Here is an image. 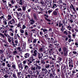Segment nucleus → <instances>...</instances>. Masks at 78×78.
<instances>
[{"mask_svg":"<svg viewBox=\"0 0 78 78\" xmlns=\"http://www.w3.org/2000/svg\"><path fill=\"white\" fill-rule=\"evenodd\" d=\"M3 50H0V55H1V54H3Z\"/></svg>","mask_w":78,"mask_h":78,"instance_id":"nucleus-38","label":"nucleus"},{"mask_svg":"<svg viewBox=\"0 0 78 78\" xmlns=\"http://www.w3.org/2000/svg\"><path fill=\"white\" fill-rule=\"evenodd\" d=\"M30 54L29 53H26L24 55V57L25 58H28L30 57Z\"/></svg>","mask_w":78,"mask_h":78,"instance_id":"nucleus-6","label":"nucleus"},{"mask_svg":"<svg viewBox=\"0 0 78 78\" xmlns=\"http://www.w3.org/2000/svg\"><path fill=\"white\" fill-rule=\"evenodd\" d=\"M63 54L65 56H67V54H68V51H67V48L64 47L63 48Z\"/></svg>","mask_w":78,"mask_h":78,"instance_id":"nucleus-1","label":"nucleus"},{"mask_svg":"<svg viewBox=\"0 0 78 78\" xmlns=\"http://www.w3.org/2000/svg\"><path fill=\"white\" fill-rule=\"evenodd\" d=\"M34 10H35V11H37V7L34 6Z\"/></svg>","mask_w":78,"mask_h":78,"instance_id":"nucleus-51","label":"nucleus"},{"mask_svg":"<svg viewBox=\"0 0 78 78\" xmlns=\"http://www.w3.org/2000/svg\"><path fill=\"white\" fill-rule=\"evenodd\" d=\"M14 13H15L16 14V16L17 17H19L20 16V15H19V13H18V12H14Z\"/></svg>","mask_w":78,"mask_h":78,"instance_id":"nucleus-27","label":"nucleus"},{"mask_svg":"<svg viewBox=\"0 0 78 78\" xmlns=\"http://www.w3.org/2000/svg\"><path fill=\"white\" fill-rule=\"evenodd\" d=\"M38 53L37 51L35 49V50L34 51V53L33 54L34 56H37V53L38 54Z\"/></svg>","mask_w":78,"mask_h":78,"instance_id":"nucleus-3","label":"nucleus"},{"mask_svg":"<svg viewBox=\"0 0 78 78\" xmlns=\"http://www.w3.org/2000/svg\"><path fill=\"white\" fill-rule=\"evenodd\" d=\"M27 17H28V19H29V20H33V18H32V16H27Z\"/></svg>","mask_w":78,"mask_h":78,"instance_id":"nucleus-25","label":"nucleus"},{"mask_svg":"<svg viewBox=\"0 0 78 78\" xmlns=\"http://www.w3.org/2000/svg\"><path fill=\"white\" fill-rule=\"evenodd\" d=\"M13 53L14 54H16V53H17V51L15 50L14 51Z\"/></svg>","mask_w":78,"mask_h":78,"instance_id":"nucleus-58","label":"nucleus"},{"mask_svg":"<svg viewBox=\"0 0 78 78\" xmlns=\"http://www.w3.org/2000/svg\"><path fill=\"white\" fill-rule=\"evenodd\" d=\"M14 2H15V0H12L11 1V3L12 4H14Z\"/></svg>","mask_w":78,"mask_h":78,"instance_id":"nucleus-40","label":"nucleus"},{"mask_svg":"<svg viewBox=\"0 0 78 78\" xmlns=\"http://www.w3.org/2000/svg\"><path fill=\"white\" fill-rule=\"evenodd\" d=\"M4 18V16H2L0 17V19H3Z\"/></svg>","mask_w":78,"mask_h":78,"instance_id":"nucleus-64","label":"nucleus"},{"mask_svg":"<svg viewBox=\"0 0 78 78\" xmlns=\"http://www.w3.org/2000/svg\"><path fill=\"white\" fill-rule=\"evenodd\" d=\"M18 37H19V38H20V36H19V34H17L16 36H14L15 39H17V38Z\"/></svg>","mask_w":78,"mask_h":78,"instance_id":"nucleus-12","label":"nucleus"},{"mask_svg":"<svg viewBox=\"0 0 78 78\" xmlns=\"http://www.w3.org/2000/svg\"><path fill=\"white\" fill-rule=\"evenodd\" d=\"M71 7H72V8L73 9V11H74V12H76V10H75V7H74V6H73V4H71Z\"/></svg>","mask_w":78,"mask_h":78,"instance_id":"nucleus-14","label":"nucleus"},{"mask_svg":"<svg viewBox=\"0 0 78 78\" xmlns=\"http://www.w3.org/2000/svg\"><path fill=\"white\" fill-rule=\"evenodd\" d=\"M25 35L27 36H28V32L27 31H25L24 32Z\"/></svg>","mask_w":78,"mask_h":78,"instance_id":"nucleus-35","label":"nucleus"},{"mask_svg":"<svg viewBox=\"0 0 78 78\" xmlns=\"http://www.w3.org/2000/svg\"><path fill=\"white\" fill-rule=\"evenodd\" d=\"M20 32L21 33L23 34L24 33V30L21 29L20 30Z\"/></svg>","mask_w":78,"mask_h":78,"instance_id":"nucleus-31","label":"nucleus"},{"mask_svg":"<svg viewBox=\"0 0 78 78\" xmlns=\"http://www.w3.org/2000/svg\"><path fill=\"white\" fill-rule=\"evenodd\" d=\"M33 50H31V51H30V52H31V53L32 54H33V53H34V50H35V48H33Z\"/></svg>","mask_w":78,"mask_h":78,"instance_id":"nucleus-36","label":"nucleus"},{"mask_svg":"<svg viewBox=\"0 0 78 78\" xmlns=\"http://www.w3.org/2000/svg\"><path fill=\"white\" fill-rule=\"evenodd\" d=\"M53 14L54 16H57V14H58V13H57V12L56 11H54L53 12Z\"/></svg>","mask_w":78,"mask_h":78,"instance_id":"nucleus-21","label":"nucleus"},{"mask_svg":"<svg viewBox=\"0 0 78 78\" xmlns=\"http://www.w3.org/2000/svg\"><path fill=\"white\" fill-rule=\"evenodd\" d=\"M36 69L37 70H41V66H38L37 65H36Z\"/></svg>","mask_w":78,"mask_h":78,"instance_id":"nucleus-7","label":"nucleus"},{"mask_svg":"<svg viewBox=\"0 0 78 78\" xmlns=\"http://www.w3.org/2000/svg\"><path fill=\"white\" fill-rule=\"evenodd\" d=\"M40 4L41 5H44V2H43V1H42L40 2Z\"/></svg>","mask_w":78,"mask_h":78,"instance_id":"nucleus-55","label":"nucleus"},{"mask_svg":"<svg viewBox=\"0 0 78 78\" xmlns=\"http://www.w3.org/2000/svg\"><path fill=\"white\" fill-rule=\"evenodd\" d=\"M32 57H30V59H31V58H34V57H37V56H35L34 55H33V54H32Z\"/></svg>","mask_w":78,"mask_h":78,"instance_id":"nucleus-33","label":"nucleus"},{"mask_svg":"<svg viewBox=\"0 0 78 78\" xmlns=\"http://www.w3.org/2000/svg\"><path fill=\"white\" fill-rule=\"evenodd\" d=\"M30 23L31 25H33L34 23V21L33 20H30Z\"/></svg>","mask_w":78,"mask_h":78,"instance_id":"nucleus-11","label":"nucleus"},{"mask_svg":"<svg viewBox=\"0 0 78 78\" xmlns=\"http://www.w3.org/2000/svg\"><path fill=\"white\" fill-rule=\"evenodd\" d=\"M50 66L49 64H46L45 65V67L46 69H48L50 67Z\"/></svg>","mask_w":78,"mask_h":78,"instance_id":"nucleus-18","label":"nucleus"},{"mask_svg":"<svg viewBox=\"0 0 78 78\" xmlns=\"http://www.w3.org/2000/svg\"><path fill=\"white\" fill-rule=\"evenodd\" d=\"M22 9L23 10V11H25V10H26V7L25 6H23V7L22 8Z\"/></svg>","mask_w":78,"mask_h":78,"instance_id":"nucleus-30","label":"nucleus"},{"mask_svg":"<svg viewBox=\"0 0 78 78\" xmlns=\"http://www.w3.org/2000/svg\"><path fill=\"white\" fill-rule=\"evenodd\" d=\"M33 2H35L36 3H39V0H32Z\"/></svg>","mask_w":78,"mask_h":78,"instance_id":"nucleus-13","label":"nucleus"},{"mask_svg":"<svg viewBox=\"0 0 78 78\" xmlns=\"http://www.w3.org/2000/svg\"><path fill=\"white\" fill-rule=\"evenodd\" d=\"M63 25V24H62V23H59V27H60L61 26H62Z\"/></svg>","mask_w":78,"mask_h":78,"instance_id":"nucleus-39","label":"nucleus"},{"mask_svg":"<svg viewBox=\"0 0 78 78\" xmlns=\"http://www.w3.org/2000/svg\"><path fill=\"white\" fill-rule=\"evenodd\" d=\"M4 57V55H3V54H2V55H1V58H2V60L3 61V57Z\"/></svg>","mask_w":78,"mask_h":78,"instance_id":"nucleus-37","label":"nucleus"},{"mask_svg":"<svg viewBox=\"0 0 78 78\" xmlns=\"http://www.w3.org/2000/svg\"><path fill=\"white\" fill-rule=\"evenodd\" d=\"M53 2L54 3H56V0H53Z\"/></svg>","mask_w":78,"mask_h":78,"instance_id":"nucleus-59","label":"nucleus"},{"mask_svg":"<svg viewBox=\"0 0 78 78\" xmlns=\"http://www.w3.org/2000/svg\"><path fill=\"white\" fill-rule=\"evenodd\" d=\"M44 53H45V54H46V55H48V51H44Z\"/></svg>","mask_w":78,"mask_h":78,"instance_id":"nucleus-52","label":"nucleus"},{"mask_svg":"<svg viewBox=\"0 0 78 78\" xmlns=\"http://www.w3.org/2000/svg\"><path fill=\"white\" fill-rule=\"evenodd\" d=\"M25 28H26V26L25 25H23V26L22 29L24 30V29H25Z\"/></svg>","mask_w":78,"mask_h":78,"instance_id":"nucleus-46","label":"nucleus"},{"mask_svg":"<svg viewBox=\"0 0 78 78\" xmlns=\"http://www.w3.org/2000/svg\"><path fill=\"white\" fill-rule=\"evenodd\" d=\"M27 72L29 73H30V74H32L33 71H32L31 70H30V69H28L27 71Z\"/></svg>","mask_w":78,"mask_h":78,"instance_id":"nucleus-24","label":"nucleus"},{"mask_svg":"<svg viewBox=\"0 0 78 78\" xmlns=\"http://www.w3.org/2000/svg\"><path fill=\"white\" fill-rule=\"evenodd\" d=\"M17 50L19 51H21V48L20 47H18L17 48Z\"/></svg>","mask_w":78,"mask_h":78,"instance_id":"nucleus-26","label":"nucleus"},{"mask_svg":"<svg viewBox=\"0 0 78 78\" xmlns=\"http://www.w3.org/2000/svg\"><path fill=\"white\" fill-rule=\"evenodd\" d=\"M46 69V68H43L42 69V72H45Z\"/></svg>","mask_w":78,"mask_h":78,"instance_id":"nucleus-50","label":"nucleus"},{"mask_svg":"<svg viewBox=\"0 0 78 78\" xmlns=\"http://www.w3.org/2000/svg\"><path fill=\"white\" fill-rule=\"evenodd\" d=\"M73 54H74L75 55H76V54L77 53V52H76L75 51H73Z\"/></svg>","mask_w":78,"mask_h":78,"instance_id":"nucleus-49","label":"nucleus"},{"mask_svg":"<svg viewBox=\"0 0 78 78\" xmlns=\"http://www.w3.org/2000/svg\"><path fill=\"white\" fill-rule=\"evenodd\" d=\"M12 68L14 70H16V65L13 64L12 66Z\"/></svg>","mask_w":78,"mask_h":78,"instance_id":"nucleus-15","label":"nucleus"},{"mask_svg":"<svg viewBox=\"0 0 78 78\" xmlns=\"http://www.w3.org/2000/svg\"><path fill=\"white\" fill-rule=\"evenodd\" d=\"M12 76L14 78H17V77L16 76V75L15 74H13Z\"/></svg>","mask_w":78,"mask_h":78,"instance_id":"nucleus-34","label":"nucleus"},{"mask_svg":"<svg viewBox=\"0 0 78 78\" xmlns=\"http://www.w3.org/2000/svg\"><path fill=\"white\" fill-rule=\"evenodd\" d=\"M13 22L14 23H16V22L14 21V20H12V21H9V22L8 23V24H9V23H10V24H11V25H12V24Z\"/></svg>","mask_w":78,"mask_h":78,"instance_id":"nucleus-10","label":"nucleus"},{"mask_svg":"<svg viewBox=\"0 0 78 78\" xmlns=\"http://www.w3.org/2000/svg\"><path fill=\"white\" fill-rule=\"evenodd\" d=\"M0 35H1V36H2V37H5V36L4 35H3V34L1 33L0 34Z\"/></svg>","mask_w":78,"mask_h":78,"instance_id":"nucleus-56","label":"nucleus"},{"mask_svg":"<svg viewBox=\"0 0 78 78\" xmlns=\"http://www.w3.org/2000/svg\"><path fill=\"white\" fill-rule=\"evenodd\" d=\"M47 57H48V56L47 55H46L43 57V58L44 59H47Z\"/></svg>","mask_w":78,"mask_h":78,"instance_id":"nucleus-28","label":"nucleus"},{"mask_svg":"<svg viewBox=\"0 0 78 78\" xmlns=\"http://www.w3.org/2000/svg\"><path fill=\"white\" fill-rule=\"evenodd\" d=\"M51 12H52V10H49L48 11V13H49V14L51 13Z\"/></svg>","mask_w":78,"mask_h":78,"instance_id":"nucleus-61","label":"nucleus"},{"mask_svg":"<svg viewBox=\"0 0 78 78\" xmlns=\"http://www.w3.org/2000/svg\"><path fill=\"white\" fill-rule=\"evenodd\" d=\"M58 10H59V9L57 8L55 9V11H57V12H59V11H58Z\"/></svg>","mask_w":78,"mask_h":78,"instance_id":"nucleus-57","label":"nucleus"},{"mask_svg":"<svg viewBox=\"0 0 78 78\" xmlns=\"http://www.w3.org/2000/svg\"><path fill=\"white\" fill-rule=\"evenodd\" d=\"M17 74L18 76V77H19V76H20V75L22 74V72H18Z\"/></svg>","mask_w":78,"mask_h":78,"instance_id":"nucleus-20","label":"nucleus"},{"mask_svg":"<svg viewBox=\"0 0 78 78\" xmlns=\"http://www.w3.org/2000/svg\"><path fill=\"white\" fill-rule=\"evenodd\" d=\"M44 56L43 53H41V54L40 53H38V59H42V56Z\"/></svg>","mask_w":78,"mask_h":78,"instance_id":"nucleus-2","label":"nucleus"},{"mask_svg":"<svg viewBox=\"0 0 78 78\" xmlns=\"http://www.w3.org/2000/svg\"><path fill=\"white\" fill-rule=\"evenodd\" d=\"M24 66V65H22V63H20L19 65V69H20L21 70H22L23 69V67Z\"/></svg>","mask_w":78,"mask_h":78,"instance_id":"nucleus-4","label":"nucleus"},{"mask_svg":"<svg viewBox=\"0 0 78 78\" xmlns=\"http://www.w3.org/2000/svg\"><path fill=\"white\" fill-rule=\"evenodd\" d=\"M44 50V49L42 48H41L39 49V51L40 52H43Z\"/></svg>","mask_w":78,"mask_h":78,"instance_id":"nucleus-16","label":"nucleus"},{"mask_svg":"<svg viewBox=\"0 0 78 78\" xmlns=\"http://www.w3.org/2000/svg\"><path fill=\"white\" fill-rule=\"evenodd\" d=\"M71 41H72V39L71 38L69 39L68 40L69 42L70 43V42H71Z\"/></svg>","mask_w":78,"mask_h":78,"instance_id":"nucleus-60","label":"nucleus"},{"mask_svg":"<svg viewBox=\"0 0 78 78\" xmlns=\"http://www.w3.org/2000/svg\"><path fill=\"white\" fill-rule=\"evenodd\" d=\"M53 34H54V33L53 32H51L50 34V37H53Z\"/></svg>","mask_w":78,"mask_h":78,"instance_id":"nucleus-29","label":"nucleus"},{"mask_svg":"<svg viewBox=\"0 0 78 78\" xmlns=\"http://www.w3.org/2000/svg\"><path fill=\"white\" fill-rule=\"evenodd\" d=\"M29 68V67H28V66L27 65H25L24 66V69L25 70H28V69Z\"/></svg>","mask_w":78,"mask_h":78,"instance_id":"nucleus-22","label":"nucleus"},{"mask_svg":"<svg viewBox=\"0 0 78 78\" xmlns=\"http://www.w3.org/2000/svg\"><path fill=\"white\" fill-rule=\"evenodd\" d=\"M33 16L35 20H38V19H37V16L36 14L34 13L33 15Z\"/></svg>","mask_w":78,"mask_h":78,"instance_id":"nucleus-5","label":"nucleus"},{"mask_svg":"<svg viewBox=\"0 0 78 78\" xmlns=\"http://www.w3.org/2000/svg\"><path fill=\"white\" fill-rule=\"evenodd\" d=\"M43 31H44V32H46V31H47V29H44L43 30Z\"/></svg>","mask_w":78,"mask_h":78,"instance_id":"nucleus-63","label":"nucleus"},{"mask_svg":"<svg viewBox=\"0 0 78 78\" xmlns=\"http://www.w3.org/2000/svg\"><path fill=\"white\" fill-rule=\"evenodd\" d=\"M44 37L47 39V37H48V34H46L45 35H44Z\"/></svg>","mask_w":78,"mask_h":78,"instance_id":"nucleus-41","label":"nucleus"},{"mask_svg":"<svg viewBox=\"0 0 78 78\" xmlns=\"http://www.w3.org/2000/svg\"><path fill=\"white\" fill-rule=\"evenodd\" d=\"M36 63H40V61H39V60H36Z\"/></svg>","mask_w":78,"mask_h":78,"instance_id":"nucleus-47","label":"nucleus"},{"mask_svg":"<svg viewBox=\"0 0 78 78\" xmlns=\"http://www.w3.org/2000/svg\"><path fill=\"white\" fill-rule=\"evenodd\" d=\"M52 7H51V8L54 9V8H56L57 7V5H56V4H54L53 3L52 5Z\"/></svg>","mask_w":78,"mask_h":78,"instance_id":"nucleus-8","label":"nucleus"},{"mask_svg":"<svg viewBox=\"0 0 78 78\" xmlns=\"http://www.w3.org/2000/svg\"><path fill=\"white\" fill-rule=\"evenodd\" d=\"M18 11H22V9L21 8H19L18 9Z\"/></svg>","mask_w":78,"mask_h":78,"instance_id":"nucleus-44","label":"nucleus"},{"mask_svg":"<svg viewBox=\"0 0 78 78\" xmlns=\"http://www.w3.org/2000/svg\"><path fill=\"white\" fill-rule=\"evenodd\" d=\"M31 70L33 71V73H34V71L36 70V67H31Z\"/></svg>","mask_w":78,"mask_h":78,"instance_id":"nucleus-9","label":"nucleus"},{"mask_svg":"<svg viewBox=\"0 0 78 78\" xmlns=\"http://www.w3.org/2000/svg\"><path fill=\"white\" fill-rule=\"evenodd\" d=\"M41 64H45V61H44V60H41Z\"/></svg>","mask_w":78,"mask_h":78,"instance_id":"nucleus-32","label":"nucleus"},{"mask_svg":"<svg viewBox=\"0 0 78 78\" xmlns=\"http://www.w3.org/2000/svg\"><path fill=\"white\" fill-rule=\"evenodd\" d=\"M49 77H53V74L51 73L50 74V75L49 76Z\"/></svg>","mask_w":78,"mask_h":78,"instance_id":"nucleus-48","label":"nucleus"},{"mask_svg":"<svg viewBox=\"0 0 78 78\" xmlns=\"http://www.w3.org/2000/svg\"><path fill=\"white\" fill-rule=\"evenodd\" d=\"M7 18L9 20H10L12 19V16L11 15H9L7 16Z\"/></svg>","mask_w":78,"mask_h":78,"instance_id":"nucleus-19","label":"nucleus"},{"mask_svg":"<svg viewBox=\"0 0 78 78\" xmlns=\"http://www.w3.org/2000/svg\"><path fill=\"white\" fill-rule=\"evenodd\" d=\"M22 0H20L19 1V4L20 5H22V4H23V2H22Z\"/></svg>","mask_w":78,"mask_h":78,"instance_id":"nucleus-23","label":"nucleus"},{"mask_svg":"<svg viewBox=\"0 0 78 78\" xmlns=\"http://www.w3.org/2000/svg\"><path fill=\"white\" fill-rule=\"evenodd\" d=\"M3 23H4V25H7V22L6 21H4L3 22Z\"/></svg>","mask_w":78,"mask_h":78,"instance_id":"nucleus-45","label":"nucleus"},{"mask_svg":"<svg viewBox=\"0 0 78 78\" xmlns=\"http://www.w3.org/2000/svg\"><path fill=\"white\" fill-rule=\"evenodd\" d=\"M34 47H37V46H38V44H36V45L35 44H34ZM34 46L35 47H34Z\"/></svg>","mask_w":78,"mask_h":78,"instance_id":"nucleus-43","label":"nucleus"},{"mask_svg":"<svg viewBox=\"0 0 78 78\" xmlns=\"http://www.w3.org/2000/svg\"><path fill=\"white\" fill-rule=\"evenodd\" d=\"M37 39L36 40V39H34V41L33 42V43H36V42L37 41Z\"/></svg>","mask_w":78,"mask_h":78,"instance_id":"nucleus-42","label":"nucleus"},{"mask_svg":"<svg viewBox=\"0 0 78 78\" xmlns=\"http://www.w3.org/2000/svg\"><path fill=\"white\" fill-rule=\"evenodd\" d=\"M4 77L5 78H7L8 77V75H6L4 76Z\"/></svg>","mask_w":78,"mask_h":78,"instance_id":"nucleus-54","label":"nucleus"},{"mask_svg":"<svg viewBox=\"0 0 78 78\" xmlns=\"http://www.w3.org/2000/svg\"><path fill=\"white\" fill-rule=\"evenodd\" d=\"M40 11H43V8L41 7H40Z\"/></svg>","mask_w":78,"mask_h":78,"instance_id":"nucleus-53","label":"nucleus"},{"mask_svg":"<svg viewBox=\"0 0 78 78\" xmlns=\"http://www.w3.org/2000/svg\"><path fill=\"white\" fill-rule=\"evenodd\" d=\"M20 25H20V23H18V24L17 25V27H20Z\"/></svg>","mask_w":78,"mask_h":78,"instance_id":"nucleus-62","label":"nucleus"},{"mask_svg":"<svg viewBox=\"0 0 78 78\" xmlns=\"http://www.w3.org/2000/svg\"><path fill=\"white\" fill-rule=\"evenodd\" d=\"M57 41H56V40H54V41H52V42L53 43H54V44H55V43H56V44H54V45H58V43H57Z\"/></svg>","mask_w":78,"mask_h":78,"instance_id":"nucleus-17","label":"nucleus"}]
</instances>
